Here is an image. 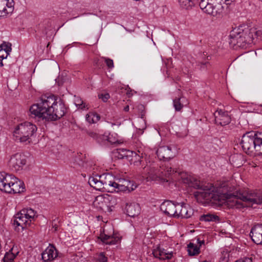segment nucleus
<instances>
[{"instance_id":"obj_1","label":"nucleus","mask_w":262,"mask_h":262,"mask_svg":"<svg viewBox=\"0 0 262 262\" xmlns=\"http://www.w3.org/2000/svg\"><path fill=\"white\" fill-rule=\"evenodd\" d=\"M146 163L141 171L143 177H147V178L149 177L154 179L155 177H157L166 182L181 180L188 188L198 190L193 193V195L199 203L204 204L211 201L221 202L222 200H226L229 207L238 209L256 204V192H236L235 194H222L212 184L204 185L196 178L185 172L177 173V171L172 169L171 166L162 165L159 168L156 163L148 162L147 160Z\"/></svg>"},{"instance_id":"obj_2","label":"nucleus","mask_w":262,"mask_h":262,"mask_svg":"<svg viewBox=\"0 0 262 262\" xmlns=\"http://www.w3.org/2000/svg\"><path fill=\"white\" fill-rule=\"evenodd\" d=\"M67 108L63 101L54 95L42 96L29 110L30 116L46 121H56L62 118Z\"/></svg>"},{"instance_id":"obj_3","label":"nucleus","mask_w":262,"mask_h":262,"mask_svg":"<svg viewBox=\"0 0 262 262\" xmlns=\"http://www.w3.org/2000/svg\"><path fill=\"white\" fill-rule=\"evenodd\" d=\"M243 149L248 154L254 150L262 155V133L251 131L244 134L241 141Z\"/></svg>"},{"instance_id":"obj_4","label":"nucleus","mask_w":262,"mask_h":262,"mask_svg":"<svg viewBox=\"0 0 262 262\" xmlns=\"http://www.w3.org/2000/svg\"><path fill=\"white\" fill-rule=\"evenodd\" d=\"M89 183L91 186L96 190L113 192L116 182L112 174L104 173L90 177Z\"/></svg>"},{"instance_id":"obj_5","label":"nucleus","mask_w":262,"mask_h":262,"mask_svg":"<svg viewBox=\"0 0 262 262\" xmlns=\"http://www.w3.org/2000/svg\"><path fill=\"white\" fill-rule=\"evenodd\" d=\"M23 182L5 172L0 173V189L6 193H20L24 191Z\"/></svg>"},{"instance_id":"obj_6","label":"nucleus","mask_w":262,"mask_h":262,"mask_svg":"<svg viewBox=\"0 0 262 262\" xmlns=\"http://www.w3.org/2000/svg\"><path fill=\"white\" fill-rule=\"evenodd\" d=\"M35 125L29 122H25L19 124L13 131V136L16 141L26 144L31 141L33 137L37 130Z\"/></svg>"},{"instance_id":"obj_7","label":"nucleus","mask_w":262,"mask_h":262,"mask_svg":"<svg viewBox=\"0 0 262 262\" xmlns=\"http://www.w3.org/2000/svg\"><path fill=\"white\" fill-rule=\"evenodd\" d=\"M234 0H201L199 6L204 12L213 16L221 14L224 11L223 4L230 5Z\"/></svg>"},{"instance_id":"obj_8","label":"nucleus","mask_w":262,"mask_h":262,"mask_svg":"<svg viewBox=\"0 0 262 262\" xmlns=\"http://www.w3.org/2000/svg\"><path fill=\"white\" fill-rule=\"evenodd\" d=\"M252 33L253 32L248 28H235L230 32V43L244 48L247 43H251L252 42Z\"/></svg>"},{"instance_id":"obj_9","label":"nucleus","mask_w":262,"mask_h":262,"mask_svg":"<svg viewBox=\"0 0 262 262\" xmlns=\"http://www.w3.org/2000/svg\"><path fill=\"white\" fill-rule=\"evenodd\" d=\"M27 163L26 157L25 155L17 153L11 157L9 161L10 168L14 171L21 170Z\"/></svg>"},{"instance_id":"obj_10","label":"nucleus","mask_w":262,"mask_h":262,"mask_svg":"<svg viewBox=\"0 0 262 262\" xmlns=\"http://www.w3.org/2000/svg\"><path fill=\"white\" fill-rule=\"evenodd\" d=\"M175 150L174 147L163 146L158 148L156 152L160 160H168L175 156Z\"/></svg>"},{"instance_id":"obj_11","label":"nucleus","mask_w":262,"mask_h":262,"mask_svg":"<svg viewBox=\"0 0 262 262\" xmlns=\"http://www.w3.org/2000/svg\"><path fill=\"white\" fill-rule=\"evenodd\" d=\"M214 115L215 122L217 124L224 126L228 124L231 121V118L227 112L219 110L214 113Z\"/></svg>"},{"instance_id":"obj_12","label":"nucleus","mask_w":262,"mask_h":262,"mask_svg":"<svg viewBox=\"0 0 262 262\" xmlns=\"http://www.w3.org/2000/svg\"><path fill=\"white\" fill-rule=\"evenodd\" d=\"M250 236L254 243L260 245L262 243V224H257L253 226L251 230Z\"/></svg>"},{"instance_id":"obj_13","label":"nucleus","mask_w":262,"mask_h":262,"mask_svg":"<svg viewBox=\"0 0 262 262\" xmlns=\"http://www.w3.org/2000/svg\"><path fill=\"white\" fill-rule=\"evenodd\" d=\"M176 204L170 201H166L163 202L160 206L161 210L165 214L174 217L176 215Z\"/></svg>"},{"instance_id":"obj_14","label":"nucleus","mask_w":262,"mask_h":262,"mask_svg":"<svg viewBox=\"0 0 262 262\" xmlns=\"http://www.w3.org/2000/svg\"><path fill=\"white\" fill-rule=\"evenodd\" d=\"M125 210L127 215L130 217H135L140 213V207L138 204L134 202L126 203Z\"/></svg>"},{"instance_id":"obj_15","label":"nucleus","mask_w":262,"mask_h":262,"mask_svg":"<svg viewBox=\"0 0 262 262\" xmlns=\"http://www.w3.org/2000/svg\"><path fill=\"white\" fill-rule=\"evenodd\" d=\"M108 201L106 200V194L98 195L95 197L93 201V205L98 209L107 211L106 204Z\"/></svg>"},{"instance_id":"obj_16","label":"nucleus","mask_w":262,"mask_h":262,"mask_svg":"<svg viewBox=\"0 0 262 262\" xmlns=\"http://www.w3.org/2000/svg\"><path fill=\"white\" fill-rule=\"evenodd\" d=\"M152 254L155 257L162 260L169 259L171 258L172 256L171 253L167 252L166 250L161 248L159 246L152 250Z\"/></svg>"},{"instance_id":"obj_17","label":"nucleus","mask_w":262,"mask_h":262,"mask_svg":"<svg viewBox=\"0 0 262 262\" xmlns=\"http://www.w3.org/2000/svg\"><path fill=\"white\" fill-rule=\"evenodd\" d=\"M87 133L89 136L95 139L98 143H102L105 142L106 141L111 143H116V141H114L111 140L110 135L106 136L105 135L99 134L93 131H89Z\"/></svg>"},{"instance_id":"obj_18","label":"nucleus","mask_w":262,"mask_h":262,"mask_svg":"<svg viewBox=\"0 0 262 262\" xmlns=\"http://www.w3.org/2000/svg\"><path fill=\"white\" fill-rule=\"evenodd\" d=\"M54 247H48L41 254L42 259L45 262H49L53 260L57 256Z\"/></svg>"},{"instance_id":"obj_19","label":"nucleus","mask_w":262,"mask_h":262,"mask_svg":"<svg viewBox=\"0 0 262 262\" xmlns=\"http://www.w3.org/2000/svg\"><path fill=\"white\" fill-rule=\"evenodd\" d=\"M29 220L26 215L23 214L21 211L16 214L14 220V225L17 226H20L23 229L25 228L27 225L30 224Z\"/></svg>"},{"instance_id":"obj_20","label":"nucleus","mask_w":262,"mask_h":262,"mask_svg":"<svg viewBox=\"0 0 262 262\" xmlns=\"http://www.w3.org/2000/svg\"><path fill=\"white\" fill-rule=\"evenodd\" d=\"M130 157L132 159L130 161L136 166H143L142 163H144V160L146 161L147 160L145 154L142 153L141 155H138L135 151H133V154L130 155Z\"/></svg>"},{"instance_id":"obj_21","label":"nucleus","mask_w":262,"mask_h":262,"mask_svg":"<svg viewBox=\"0 0 262 262\" xmlns=\"http://www.w3.org/2000/svg\"><path fill=\"white\" fill-rule=\"evenodd\" d=\"M101 240L103 243L107 245H115L120 240V238L117 236L104 234L101 235Z\"/></svg>"},{"instance_id":"obj_22","label":"nucleus","mask_w":262,"mask_h":262,"mask_svg":"<svg viewBox=\"0 0 262 262\" xmlns=\"http://www.w3.org/2000/svg\"><path fill=\"white\" fill-rule=\"evenodd\" d=\"M193 210L188 205L183 203L182 209L181 213H179V217L188 219L192 216Z\"/></svg>"},{"instance_id":"obj_23","label":"nucleus","mask_w":262,"mask_h":262,"mask_svg":"<svg viewBox=\"0 0 262 262\" xmlns=\"http://www.w3.org/2000/svg\"><path fill=\"white\" fill-rule=\"evenodd\" d=\"M187 251L190 256L196 255L200 253V247L193 243H190L187 245Z\"/></svg>"},{"instance_id":"obj_24","label":"nucleus","mask_w":262,"mask_h":262,"mask_svg":"<svg viewBox=\"0 0 262 262\" xmlns=\"http://www.w3.org/2000/svg\"><path fill=\"white\" fill-rule=\"evenodd\" d=\"M200 221L204 222H216L219 221V217L217 215L208 213L203 214L200 216Z\"/></svg>"},{"instance_id":"obj_25","label":"nucleus","mask_w":262,"mask_h":262,"mask_svg":"<svg viewBox=\"0 0 262 262\" xmlns=\"http://www.w3.org/2000/svg\"><path fill=\"white\" fill-rule=\"evenodd\" d=\"M198 3V0H179L180 6L184 9H188L194 6Z\"/></svg>"},{"instance_id":"obj_26","label":"nucleus","mask_w":262,"mask_h":262,"mask_svg":"<svg viewBox=\"0 0 262 262\" xmlns=\"http://www.w3.org/2000/svg\"><path fill=\"white\" fill-rule=\"evenodd\" d=\"M21 211L23 212V214L27 217V219L29 220L30 222H31L32 220H34L35 216H36V212L31 208L25 209Z\"/></svg>"},{"instance_id":"obj_27","label":"nucleus","mask_w":262,"mask_h":262,"mask_svg":"<svg viewBox=\"0 0 262 262\" xmlns=\"http://www.w3.org/2000/svg\"><path fill=\"white\" fill-rule=\"evenodd\" d=\"M106 198L108 201L106 204L107 211H110L112 207L117 204V199L115 196L108 194H106Z\"/></svg>"},{"instance_id":"obj_28","label":"nucleus","mask_w":262,"mask_h":262,"mask_svg":"<svg viewBox=\"0 0 262 262\" xmlns=\"http://www.w3.org/2000/svg\"><path fill=\"white\" fill-rule=\"evenodd\" d=\"M118 158L120 159H123L124 158H128L130 157V155H132L133 152V151H131L129 150H126L124 148H120L118 149Z\"/></svg>"},{"instance_id":"obj_29","label":"nucleus","mask_w":262,"mask_h":262,"mask_svg":"<svg viewBox=\"0 0 262 262\" xmlns=\"http://www.w3.org/2000/svg\"><path fill=\"white\" fill-rule=\"evenodd\" d=\"M12 249L6 252L3 260V262H13L16 257V254L12 253Z\"/></svg>"},{"instance_id":"obj_30","label":"nucleus","mask_w":262,"mask_h":262,"mask_svg":"<svg viewBox=\"0 0 262 262\" xmlns=\"http://www.w3.org/2000/svg\"><path fill=\"white\" fill-rule=\"evenodd\" d=\"M1 47V50L4 51L7 55H9L11 52V43L9 42L3 41L2 44L0 45Z\"/></svg>"},{"instance_id":"obj_31","label":"nucleus","mask_w":262,"mask_h":262,"mask_svg":"<svg viewBox=\"0 0 262 262\" xmlns=\"http://www.w3.org/2000/svg\"><path fill=\"white\" fill-rule=\"evenodd\" d=\"M128 192H130V190L128 186H125V185L120 184L116 182L114 191H126Z\"/></svg>"},{"instance_id":"obj_32","label":"nucleus","mask_w":262,"mask_h":262,"mask_svg":"<svg viewBox=\"0 0 262 262\" xmlns=\"http://www.w3.org/2000/svg\"><path fill=\"white\" fill-rule=\"evenodd\" d=\"M180 98H176L173 100V105L177 111H180L183 107V105L180 102Z\"/></svg>"},{"instance_id":"obj_33","label":"nucleus","mask_w":262,"mask_h":262,"mask_svg":"<svg viewBox=\"0 0 262 262\" xmlns=\"http://www.w3.org/2000/svg\"><path fill=\"white\" fill-rule=\"evenodd\" d=\"M75 104L78 106L79 108L84 109L86 107V105L85 103L83 102V101L79 98H77L75 100Z\"/></svg>"},{"instance_id":"obj_34","label":"nucleus","mask_w":262,"mask_h":262,"mask_svg":"<svg viewBox=\"0 0 262 262\" xmlns=\"http://www.w3.org/2000/svg\"><path fill=\"white\" fill-rule=\"evenodd\" d=\"M92 116V123H95L97 122L100 119V116L96 113L90 112V117Z\"/></svg>"},{"instance_id":"obj_35","label":"nucleus","mask_w":262,"mask_h":262,"mask_svg":"<svg viewBox=\"0 0 262 262\" xmlns=\"http://www.w3.org/2000/svg\"><path fill=\"white\" fill-rule=\"evenodd\" d=\"M182 205L183 203H176V215H174V217H178L179 218V213L181 212L182 209Z\"/></svg>"},{"instance_id":"obj_36","label":"nucleus","mask_w":262,"mask_h":262,"mask_svg":"<svg viewBox=\"0 0 262 262\" xmlns=\"http://www.w3.org/2000/svg\"><path fill=\"white\" fill-rule=\"evenodd\" d=\"M102 58L104 60L108 68L112 69L114 68V62L112 59L106 57H102Z\"/></svg>"},{"instance_id":"obj_37","label":"nucleus","mask_w":262,"mask_h":262,"mask_svg":"<svg viewBox=\"0 0 262 262\" xmlns=\"http://www.w3.org/2000/svg\"><path fill=\"white\" fill-rule=\"evenodd\" d=\"M97 260L98 262H107V258L104 255L103 253L101 252L99 254Z\"/></svg>"},{"instance_id":"obj_38","label":"nucleus","mask_w":262,"mask_h":262,"mask_svg":"<svg viewBox=\"0 0 262 262\" xmlns=\"http://www.w3.org/2000/svg\"><path fill=\"white\" fill-rule=\"evenodd\" d=\"M98 97L99 99H101L103 102H106L110 96L108 93L101 94L98 95Z\"/></svg>"},{"instance_id":"obj_39","label":"nucleus","mask_w":262,"mask_h":262,"mask_svg":"<svg viewBox=\"0 0 262 262\" xmlns=\"http://www.w3.org/2000/svg\"><path fill=\"white\" fill-rule=\"evenodd\" d=\"M2 5L3 6V3L1 2V4H0V17L4 16L6 14H8V11L5 7H2Z\"/></svg>"},{"instance_id":"obj_40","label":"nucleus","mask_w":262,"mask_h":262,"mask_svg":"<svg viewBox=\"0 0 262 262\" xmlns=\"http://www.w3.org/2000/svg\"><path fill=\"white\" fill-rule=\"evenodd\" d=\"M55 80L59 86L62 85L64 82L63 78L62 77H58Z\"/></svg>"},{"instance_id":"obj_41","label":"nucleus","mask_w":262,"mask_h":262,"mask_svg":"<svg viewBox=\"0 0 262 262\" xmlns=\"http://www.w3.org/2000/svg\"><path fill=\"white\" fill-rule=\"evenodd\" d=\"M76 162L77 163V164L80 166H82V167H84V163L80 160V158H78L76 160Z\"/></svg>"},{"instance_id":"obj_42","label":"nucleus","mask_w":262,"mask_h":262,"mask_svg":"<svg viewBox=\"0 0 262 262\" xmlns=\"http://www.w3.org/2000/svg\"><path fill=\"white\" fill-rule=\"evenodd\" d=\"M92 117H90V113L86 115V120L90 123H92Z\"/></svg>"},{"instance_id":"obj_43","label":"nucleus","mask_w":262,"mask_h":262,"mask_svg":"<svg viewBox=\"0 0 262 262\" xmlns=\"http://www.w3.org/2000/svg\"><path fill=\"white\" fill-rule=\"evenodd\" d=\"M207 64H208V62L200 63V68H201V69H202V70L205 69L206 68V67L207 66Z\"/></svg>"},{"instance_id":"obj_44","label":"nucleus","mask_w":262,"mask_h":262,"mask_svg":"<svg viewBox=\"0 0 262 262\" xmlns=\"http://www.w3.org/2000/svg\"><path fill=\"white\" fill-rule=\"evenodd\" d=\"M197 243L199 245V246H201L202 245H204L205 242L204 241H201L200 239H198Z\"/></svg>"},{"instance_id":"obj_45","label":"nucleus","mask_w":262,"mask_h":262,"mask_svg":"<svg viewBox=\"0 0 262 262\" xmlns=\"http://www.w3.org/2000/svg\"><path fill=\"white\" fill-rule=\"evenodd\" d=\"M240 262H252V261L250 258H246L242 261H240Z\"/></svg>"},{"instance_id":"obj_46","label":"nucleus","mask_w":262,"mask_h":262,"mask_svg":"<svg viewBox=\"0 0 262 262\" xmlns=\"http://www.w3.org/2000/svg\"><path fill=\"white\" fill-rule=\"evenodd\" d=\"M3 59H4V57H0V66L1 67H3L4 66L3 63Z\"/></svg>"},{"instance_id":"obj_47","label":"nucleus","mask_w":262,"mask_h":262,"mask_svg":"<svg viewBox=\"0 0 262 262\" xmlns=\"http://www.w3.org/2000/svg\"><path fill=\"white\" fill-rule=\"evenodd\" d=\"M129 110V107L128 105H127L124 108V111L125 112H128Z\"/></svg>"},{"instance_id":"obj_48","label":"nucleus","mask_w":262,"mask_h":262,"mask_svg":"<svg viewBox=\"0 0 262 262\" xmlns=\"http://www.w3.org/2000/svg\"><path fill=\"white\" fill-rule=\"evenodd\" d=\"M8 55H7V53H6V55H0V57H4V59H6V58H7Z\"/></svg>"},{"instance_id":"obj_49","label":"nucleus","mask_w":262,"mask_h":262,"mask_svg":"<svg viewBox=\"0 0 262 262\" xmlns=\"http://www.w3.org/2000/svg\"><path fill=\"white\" fill-rule=\"evenodd\" d=\"M254 33H255V35H257V36L259 35L261 33V32H259V31H256Z\"/></svg>"},{"instance_id":"obj_50","label":"nucleus","mask_w":262,"mask_h":262,"mask_svg":"<svg viewBox=\"0 0 262 262\" xmlns=\"http://www.w3.org/2000/svg\"><path fill=\"white\" fill-rule=\"evenodd\" d=\"M127 94L128 95L129 97L130 96V93L128 92V91H127Z\"/></svg>"},{"instance_id":"obj_51","label":"nucleus","mask_w":262,"mask_h":262,"mask_svg":"<svg viewBox=\"0 0 262 262\" xmlns=\"http://www.w3.org/2000/svg\"><path fill=\"white\" fill-rule=\"evenodd\" d=\"M203 262H209V261H207V260H204V261H203Z\"/></svg>"},{"instance_id":"obj_52","label":"nucleus","mask_w":262,"mask_h":262,"mask_svg":"<svg viewBox=\"0 0 262 262\" xmlns=\"http://www.w3.org/2000/svg\"><path fill=\"white\" fill-rule=\"evenodd\" d=\"M235 262H240V261L237 260V261H236Z\"/></svg>"}]
</instances>
